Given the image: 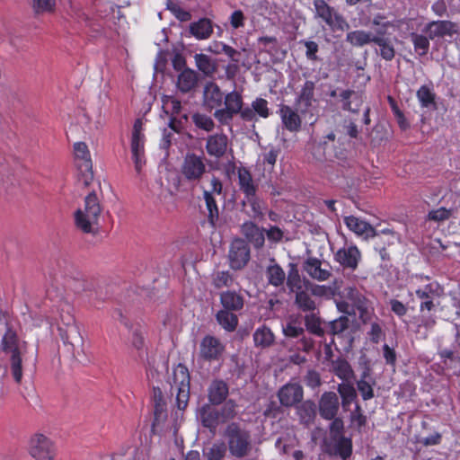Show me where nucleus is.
I'll return each instance as SVG.
<instances>
[{
    "label": "nucleus",
    "mask_w": 460,
    "mask_h": 460,
    "mask_svg": "<svg viewBox=\"0 0 460 460\" xmlns=\"http://www.w3.org/2000/svg\"><path fill=\"white\" fill-rule=\"evenodd\" d=\"M295 292V303L301 311L312 312L315 310L316 305L307 291L304 290L302 288L300 289L296 290Z\"/></svg>",
    "instance_id": "obj_44"
},
{
    "label": "nucleus",
    "mask_w": 460,
    "mask_h": 460,
    "mask_svg": "<svg viewBox=\"0 0 460 460\" xmlns=\"http://www.w3.org/2000/svg\"><path fill=\"white\" fill-rule=\"evenodd\" d=\"M342 293L343 296L349 300L352 305L358 309L361 320L365 323L367 319V298L355 287H346Z\"/></svg>",
    "instance_id": "obj_21"
},
{
    "label": "nucleus",
    "mask_w": 460,
    "mask_h": 460,
    "mask_svg": "<svg viewBox=\"0 0 460 460\" xmlns=\"http://www.w3.org/2000/svg\"><path fill=\"white\" fill-rule=\"evenodd\" d=\"M101 212L99 199L93 191L85 197L84 208L75 213L76 227L84 233H93L97 229Z\"/></svg>",
    "instance_id": "obj_3"
},
{
    "label": "nucleus",
    "mask_w": 460,
    "mask_h": 460,
    "mask_svg": "<svg viewBox=\"0 0 460 460\" xmlns=\"http://www.w3.org/2000/svg\"><path fill=\"white\" fill-rule=\"evenodd\" d=\"M274 334L267 326L257 328L253 333V341L256 347L269 348L274 343Z\"/></svg>",
    "instance_id": "obj_39"
},
{
    "label": "nucleus",
    "mask_w": 460,
    "mask_h": 460,
    "mask_svg": "<svg viewBox=\"0 0 460 460\" xmlns=\"http://www.w3.org/2000/svg\"><path fill=\"white\" fill-rule=\"evenodd\" d=\"M266 277L268 279L269 284L276 288L282 286L286 280L285 271L277 263H273L267 267Z\"/></svg>",
    "instance_id": "obj_40"
},
{
    "label": "nucleus",
    "mask_w": 460,
    "mask_h": 460,
    "mask_svg": "<svg viewBox=\"0 0 460 460\" xmlns=\"http://www.w3.org/2000/svg\"><path fill=\"white\" fill-rule=\"evenodd\" d=\"M411 40L414 46L415 51L420 56H425L429 49V38L422 34L412 32L411 34Z\"/></svg>",
    "instance_id": "obj_49"
},
{
    "label": "nucleus",
    "mask_w": 460,
    "mask_h": 460,
    "mask_svg": "<svg viewBox=\"0 0 460 460\" xmlns=\"http://www.w3.org/2000/svg\"><path fill=\"white\" fill-rule=\"evenodd\" d=\"M226 453V446L224 443H217L207 448L204 452L208 460H223Z\"/></svg>",
    "instance_id": "obj_54"
},
{
    "label": "nucleus",
    "mask_w": 460,
    "mask_h": 460,
    "mask_svg": "<svg viewBox=\"0 0 460 460\" xmlns=\"http://www.w3.org/2000/svg\"><path fill=\"white\" fill-rule=\"evenodd\" d=\"M305 323L307 331L311 333L318 337H323L324 335V330L321 326L320 318L314 314H306L305 316Z\"/></svg>",
    "instance_id": "obj_53"
},
{
    "label": "nucleus",
    "mask_w": 460,
    "mask_h": 460,
    "mask_svg": "<svg viewBox=\"0 0 460 460\" xmlns=\"http://www.w3.org/2000/svg\"><path fill=\"white\" fill-rule=\"evenodd\" d=\"M234 282V276L227 270L216 271L212 276V284L217 289L230 288Z\"/></svg>",
    "instance_id": "obj_47"
},
{
    "label": "nucleus",
    "mask_w": 460,
    "mask_h": 460,
    "mask_svg": "<svg viewBox=\"0 0 460 460\" xmlns=\"http://www.w3.org/2000/svg\"><path fill=\"white\" fill-rule=\"evenodd\" d=\"M305 382L307 386L311 388H316L321 385V377L318 372L314 370H309L305 376Z\"/></svg>",
    "instance_id": "obj_64"
},
{
    "label": "nucleus",
    "mask_w": 460,
    "mask_h": 460,
    "mask_svg": "<svg viewBox=\"0 0 460 460\" xmlns=\"http://www.w3.org/2000/svg\"><path fill=\"white\" fill-rule=\"evenodd\" d=\"M385 31L377 30L373 43L380 49V56L385 60H392L394 58L395 51L389 39L385 38Z\"/></svg>",
    "instance_id": "obj_36"
},
{
    "label": "nucleus",
    "mask_w": 460,
    "mask_h": 460,
    "mask_svg": "<svg viewBox=\"0 0 460 460\" xmlns=\"http://www.w3.org/2000/svg\"><path fill=\"white\" fill-rule=\"evenodd\" d=\"M199 418L204 427L208 429H214L217 427L218 422V413L208 404H205L199 410Z\"/></svg>",
    "instance_id": "obj_41"
},
{
    "label": "nucleus",
    "mask_w": 460,
    "mask_h": 460,
    "mask_svg": "<svg viewBox=\"0 0 460 460\" xmlns=\"http://www.w3.org/2000/svg\"><path fill=\"white\" fill-rule=\"evenodd\" d=\"M303 396V387L298 383H288L278 392L280 404L285 407H292L300 402Z\"/></svg>",
    "instance_id": "obj_17"
},
{
    "label": "nucleus",
    "mask_w": 460,
    "mask_h": 460,
    "mask_svg": "<svg viewBox=\"0 0 460 460\" xmlns=\"http://www.w3.org/2000/svg\"><path fill=\"white\" fill-rule=\"evenodd\" d=\"M194 125L207 132H210L215 128V123L212 118L207 114L196 112L191 116Z\"/></svg>",
    "instance_id": "obj_52"
},
{
    "label": "nucleus",
    "mask_w": 460,
    "mask_h": 460,
    "mask_svg": "<svg viewBox=\"0 0 460 460\" xmlns=\"http://www.w3.org/2000/svg\"><path fill=\"white\" fill-rule=\"evenodd\" d=\"M188 120V115L182 114L170 118L169 127L175 132L180 133L183 128V123Z\"/></svg>",
    "instance_id": "obj_62"
},
{
    "label": "nucleus",
    "mask_w": 460,
    "mask_h": 460,
    "mask_svg": "<svg viewBox=\"0 0 460 460\" xmlns=\"http://www.w3.org/2000/svg\"><path fill=\"white\" fill-rule=\"evenodd\" d=\"M29 454L37 460H54L56 447L53 441L41 433L32 435L29 440Z\"/></svg>",
    "instance_id": "obj_7"
},
{
    "label": "nucleus",
    "mask_w": 460,
    "mask_h": 460,
    "mask_svg": "<svg viewBox=\"0 0 460 460\" xmlns=\"http://www.w3.org/2000/svg\"><path fill=\"white\" fill-rule=\"evenodd\" d=\"M252 107L256 115L266 119L270 116L268 102L262 98H257L252 102Z\"/></svg>",
    "instance_id": "obj_59"
},
{
    "label": "nucleus",
    "mask_w": 460,
    "mask_h": 460,
    "mask_svg": "<svg viewBox=\"0 0 460 460\" xmlns=\"http://www.w3.org/2000/svg\"><path fill=\"white\" fill-rule=\"evenodd\" d=\"M75 156L76 160V164L78 168L86 172L84 184L87 185L89 183V180H92V160L90 157V152L85 143L77 142L74 145Z\"/></svg>",
    "instance_id": "obj_19"
},
{
    "label": "nucleus",
    "mask_w": 460,
    "mask_h": 460,
    "mask_svg": "<svg viewBox=\"0 0 460 460\" xmlns=\"http://www.w3.org/2000/svg\"><path fill=\"white\" fill-rule=\"evenodd\" d=\"M206 172V164L202 156L187 154L181 165V173L189 181H199Z\"/></svg>",
    "instance_id": "obj_10"
},
{
    "label": "nucleus",
    "mask_w": 460,
    "mask_h": 460,
    "mask_svg": "<svg viewBox=\"0 0 460 460\" xmlns=\"http://www.w3.org/2000/svg\"><path fill=\"white\" fill-rule=\"evenodd\" d=\"M337 391L341 398V404L344 408L349 407L357 398V392L351 382L339 384Z\"/></svg>",
    "instance_id": "obj_42"
},
{
    "label": "nucleus",
    "mask_w": 460,
    "mask_h": 460,
    "mask_svg": "<svg viewBox=\"0 0 460 460\" xmlns=\"http://www.w3.org/2000/svg\"><path fill=\"white\" fill-rule=\"evenodd\" d=\"M224 97V93L217 84L210 82L205 85L203 100L205 106L209 110L219 109L223 103Z\"/></svg>",
    "instance_id": "obj_28"
},
{
    "label": "nucleus",
    "mask_w": 460,
    "mask_h": 460,
    "mask_svg": "<svg viewBox=\"0 0 460 460\" xmlns=\"http://www.w3.org/2000/svg\"><path fill=\"white\" fill-rule=\"evenodd\" d=\"M332 368L334 375L341 379L343 383L351 382L355 374L350 364L344 358H337L332 362Z\"/></svg>",
    "instance_id": "obj_34"
},
{
    "label": "nucleus",
    "mask_w": 460,
    "mask_h": 460,
    "mask_svg": "<svg viewBox=\"0 0 460 460\" xmlns=\"http://www.w3.org/2000/svg\"><path fill=\"white\" fill-rule=\"evenodd\" d=\"M0 347L8 360L12 377L16 384H21L23 373L35 368L37 353L30 351L28 342L20 339L16 332L8 326Z\"/></svg>",
    "instance_id": "obj_1"
},
{
    "label": "nucleus",
    "mask_w": 460,
    "mask_h": 460,
    "mask_svg": "<svg viewBox=\"0 0 460 460\" xmlns=\"http://www.w3.org/2000/svg\"><path fill=\"white\" fill-rule=\"evenodd\" d=\"M336 452L342 459L349 457L352 453L351 440L341 437L336 444Z\"/></svg>",
    "instance_id": "obj_57"
},
{
    "label": "nucleus",
    "mask_w": 460,
    "mask_h": 460,
    "mask_svg": "<svg viewBox=\"0 0 460 460\" xmlns=\"http://www.w3.org/2000/svg\"><path fill=\"white\" fill-rule=\"evenodd\" d=\"M283 333L288 338H298L305 332L304 328L296 320H290L282 328Z\"/></svg>",
    "instance_id": "obj_56"
},
{
    "label": "nucleus",
    "mask_w": 460,
    "mask_h": 460,
    "mask_svg": "<svg viewBox=\"0 0 460 460\" xmlns=\"http://www.w3.org/2000/svg\"><path fill=\"white\" fill-rule=\"evenodd\" d=\"M228 395V385L223 380H214L208 387V400L212 404L222 403Z\"/></svg>",
    "instance_id": "obj_33"
},
{
    "label": "nucleus",
    "mask_w": 460,
    "mask_h": 460,
    "mask_svg": "<svg viewBox=\"0 0 460 460\" xmlns=\"http://www.w3.org/2000/svg\"><path fill=\"white\" fill-rule=\"evenodd\" d=\"M226 438L230 454L236 458L247 456L252 450L250 433L232 423L226 429Z\"/></svg>",
    "instance_id": "obj_4"
},
{
    "label": "nucleus",
    "mask_w": 460,
    "mask_h": 460,
    "mask_svg": "<svg viewBox=\"0 0 460 460\" xmlns=\"http://www.w3.org/2000/svg\"><path fill=\"white\" fill-rule=\"evenodd\" d=\"M220 303L224 310L240 311L243 307V296L235 291H224L220 294Z\"/></svg>",
    "instance_id": "obj_30"
},
{
    "label": "nucleus",
    "mask_w": 460,
    "mask_h": 460,
    "mask_svg": "<svg viewBox=\"0 0 460 460\" xmlns=\"http://www.w3.org/2000/svg\"><path fill=\"white\" fill-rule=\"evenodd\" d=\"M55 5L56 0H32V8L36 13H50Z\"/></svg>",
    "instance_id": "obj_58"
},
{
    "label": "nucleus",
    "mask_w": 460,
    "mask_h": 460,
    "mask_svg": "<svg viewBox=\"0 0 460 460\" xmlns=\"http://www.w3.org/2000/svg\"><path fill=\"white\" fill-rule=\"evenodd\" d=\"M194 59L198 69L203 74L209 75L216 71V66L208 56L205 54H196Z\"/></svg>",
    "instance_id": "obj_50"
},
{
    "label": "nucleus",
    "mask_w": 460,
    "mask_h": 460,
    "mask_svg": "<svg viewBox=\"0 0 460 460\" xmlns=\"http://www.w3.org/2000/svg\"><path fill=\"white\" fill-rule=\"evenodd\" d=\"M228 147V137L226 134L217 133L209 136L206 142V151L217 159L223 157Z\"/></svg>",
    "instance_id": "obj_23"
},
{
    "label": "nucleus",
    "mask_w": 460,
    "mask_h": 460,
    "mask_svg": "<svg viewBox=\"0 0 460 460\" xmlns=\"http://www.w3.org/2000/svg\"><path fill=\"white\" fill-rule=\"evenodd\" d=\"M452 209H447L446 208H439L429 212L428 219L435 222L445 221L448 219L452 215Z\"/></svg>",
    "instance_id": "obj_61"
},
{
    "label": "nucleus",
    "mask_w": 460,
    "mask_h": 460,
    "mask_svg": "<svg viewBox=\"0 0 460 460\" xmlns=\"http://www.w3.org/2000/svg\"><path fill=\"white\" fill-rule=\"evenodd\" d=\"M203 197L208 210V222L212 228H217L221 226L219 219V209L214 196H211L208 192H203Z\"/></svg>",
    "instance_id": "obj_37"
},
{
    "label": "nucleus",
    "mask_w": 460,
    "mask_h": 460,
    "mask_svg": "<svg viewBox=\"0 0 460 460\" xmlns=\"http://www.w3.org/2000/svg\"><path fill=\"white\" fill-rule=\"evenodd\" d=\"M416 95L422 107L429 108L435 106V93L429 86H420Z\"/></svg>",
    "instance_id": "obj_51"
},
{
    "label": "nucleus",
    "mask_w": 460,
    "mask_h": 460,
    "mask_svg": "<svg viewBox=\"0 0 460 460\" xmlns=\"http://www.w3.org/2000/svg\"><path fill=\"white\" fill-rule=\"evenodd\" d=\"M303 269L313 279L318 281L328 280L332 276L331 270L323 268L322 261L315 257L307 258L304 262Z\"/></svg>",
    "instance_id": "obj_26"
},
{
    "label": "nucleus",
    "mask_w": 460,
    "mask_h": 460,
    "mask_svg": "<svg viewBox=\"0 0 460 460\" xmlns=\"http://www.w3.org/2000/svg\"><path fill=\"white\" fill-rule=\"evenodd\" d=\"M320 416L324 420H332L340 410L339 397L334 392H324L318 402Z\"/></svg>",
    "instance_id": "obj_16"
},
{
    "label": "nucleus",
    "mask_w": 460,
    "mask_h": 460,
    "mask_svg": "<svg viewBox=\"0 0 460 460\" xmlns=\"http://www.w3.org/2000/svg\"><path fill=\"white\" fill-rule=\"evenodd\" d=\"M376 34L364 30H356L347 33L346 41L353 47L361 48L373 43Z\"/></svg>",
    "instance_id": "obj_35"
},
{
    "label": "nucleus",
    "mask_w": 460,
    "mask_h": 460,
    "mask_svg": "<svg viewBox=\"0 0 460 460\" xmlns=\"http://www.w3.org/2000/svg\"><path fill=\"white\" fill-rule=\"evenodd\" d=\"M241 234L255 249H261L265 243L264 229L252 221H245L240 227Z\"/></svg>",
    "instance_id": "obj_22"
},
{
    "label": "nucleus",
    "mask_w": 460,
    "mask_h": 460,
    "mask_svg": "<svg viewBox=\"0 0 460 460\" xmlns=\"http://www.w3.org/2000/svg\"><path fill=\"white\" fill-rule=\"evenodd\" d=\"M349 320L347 316H341L330 323L331 333L333 335L343 332L349 327Z\"/></svg>",
    "instance_id": "obj_60"
},
{
    "label": "nucleus",
    "mask_w": 460,
    "mask_h": 460,
    "mask_svg": "<svg viewBox=\"0 0 460 460\" xmlns=\"http://www.w3.org/2000/svg\"><path fill=\"white\" fill-rule=\"evenodd\" d=\"M297 414L302 423L310 425L315 418V404L312 401H305L297 407Z\"/></svg>",
    "instance_id": "obj_43"
},
{
    "label": "nucleus",
    "mask_w": 460,
    "mask_h": 460,
    "mask_svg": "<svg viewBox=\"0 0 460 460\" xmlns=\"http://www.w3.org/2000/svg\"><path fill=\"white\" fill-rule=\"evenodd\" d=\"M190 373L188 368L182 365H177L172 371V376L170 378L171 393L176 394L177 407L184 410L190 399Z\"/></svg>",
    "instance_id": "obj_5"
},
{
    "label": "nucleus",
    "mask_w": 460,
    "mask_h": 460,
    "mask_svg": "<svg viewBox=\"0 0 460 460\" xmlns=\"http://www.w3.org/2000/svg\"><path fill=\"white\" fill-rule=\"evenodd\" d=\"M426 32L430 40L452 36L456 32V24L451 21H433L427 24Z\"/></svg>",
    "instance_id": "obj_24"
},
{
    "label": "nucleus",
    "mask_w": 460,
    "mask_h": 460,
    "mask_svg": "<svg viewBox=\"0 0 460 460\" xmlns=\"http://www.w3.org/2000/svg\"><path fill=\"white\" fill-rule=\"evenodd\" d=\"M340 97L342 102V109L353 113L358 112L363 98L360 93L353 90H344L341 93Z\"/></svg>",
    "instance_id": "obj_31"
},
{
    "label": "nucleus",
    "mask_w": 460,
    "mask_h": 460,
    "mask_svg": "<svg viewBox=\"0 0 460 460\" xmlns=\"http://www.w3.org/2000/svg\"><path fill=\"white\" fill-rule=\"evenodd\" d=\"M57 324L61 340L74 358L78 361L86 359L84 338L75 324L70 305H65L60 309Z\"/></svg>",
    "instance_id": "obj_2"
},
{
    "label": "nucleus",
    "mask_w": 460,
    "mask_h": 460,
    "mask_svg": "<svg viewBox=\"0 0 460 460\" xmlns=\"http://www.w3.org/2000/svg\"><path fill=\"white\" fill-rule=\"evenodd\" d=\"M238 186L244 198L257 194L259 184L253 180L250 170L244 166L237 168Z\"/></svg>",
    "instance_id": "obj_25"
},
{
    "label": "nucleus",
    "mask_w": 460,
    "mask_h": 460,
    "mask_svg": "<svg viewBox=\"0 0 460 460\" xmlns=\"http://www.w3.org/2000/svg\"><path fill=\"white\" fill-rule=\"evenodd\" d=\"M314 90L315 82L306 80L296 93L295 104L301 114L306 113L315 102Z\"/></svg>",
    "instance_id": "obj_15"
},
{
    "label": "nucleus",
    "mask_w": 460,
    "mask_h": 460,
    "mask_svg": "<svg viewBox=\"0 0 460 460\" xmlns=\"http://www.w3.org/2000/svg\"><path fill=\"white\" fill-rule=\"evenodd\" d=\"M224 107L217 109L215 119L222 125L230 126L235 115L241 111L243 105V96L236 91L228 93L224 97Z\"/></svg>",
    "instance_id": "obj_6"
},
{
    "label": "nucleus",
    "mask_w": 460,
    "mask_h": 460,
    "mask_svg": "<svg viewBox=\"0 0 460 460\" xmlns=\"http://www.w3.org/2000/svg\"><path fill=\"white\" fill-rule=\"evenodd\" d=\"M130 149L135 169L137 172H140L143 165L146 164L145 135L143 134V122L140 119H137L133 125Z\"/></svg>",
    "instance_id": "obj_8"
},
{
    "label": "nucleus",
    "mask_w": 460,
    "mask_h": 460,
    "mask_svg": "<svg viewBox=\"0 0 460 460\" xmlns=\"http://www.w3.org/2000/svg\"><path fill=\"white\" fill-rule=\"evenodd\" d=\"M316 15L323 19L332 31H346L349 28L347 21L324 0H314Z\"/></svg>",
    "instance_id": "obj_9"
},
{
    "label": "nucleus",
    "mask_w": 460,
    "mask_h": 460,
    "mask_svg": "<svg viewBox=\"0 0 460 460\" xmlns=\"http://www.w3.org/2000/svg\"><path fill=\"white\" fill-rule=\"evenodd\" d=\"M443 293L442 288L436 281H429L425 284L423 287H418L415 289V294L418 298L423 300L420 303V310L424 311H431L435 305L433 303L434 297H439Z\"/></svg>",
    "instance_id": "obj_13"
},
{
    "label": "nucleus",
    "mask_w": 460,
    "mask_h": 460,
    "mask_svg": "<svg viewBox=\"0 0 460 460\" xmlns=\"http://www.w3.org/2000/svg\"><path fill=\"white\" fill-rule=\"evenodd\" d=\"M302 43L306 48L305 57L311 61H316L318 59L316 53L318 52V44L311 40H304Z\"/></svg>",
    "instance_id": "obj_63"
},
{
    "label": "nucleus",
    "mask_w": 460,
    "mask_h": 460,
    "mask_svg": "<svg viewBox=\"0 0 460 460\" xmlns=\"http://www.w3.org/2000/svg\"><path fill=\"white\" fill-rule=\"evenodd\" d=\"M298 111V109L296 110L293 107L285 104L280 105L279 107V113L281 119V123L289 132L296 133L301 129L302 119Z\"/></svg>",
    "instance_id": "obj_20"
},
{
    "label": "nucleus",
    "mask_w": 460,
    "mask_h": 460,
    "mask_svg": "<svg viewBox=\"0 0 460 460\" xmlns=\"http://www.w3.org/2000/svg\"><path fill=\"white\" fill-rule=\"evenodd\" d=\"M214 31V25L210 19L200 18L189 26V34L198 40L209 39Z\"/></svg>",
    "instance_id": "obj_27"
},
{
    "label": "nucleus",
    "mask_w": 460,
    "mask_h": 460,
    "mask_svg": "<svg viewBox=\"0 0 460 460\" xmlns=\"http://www.w3.org/2000/svg\"><path fill=\"white\" fill-rule=\"evenodd\" d=\"M346 226L358 236L363 237L365 240L379 236L378 231L376 230L369 223L354 216H347L343 219Z\"/></svg>",
    "instance_id": "obj_18"
},
{
    "label": "nucleus",
    "mask_w": 460,
    "mask_h": 460,
    "mask_svg": "<svg viewBox=\"0 0 460 460\" xmlns=\"http://www.w3.org/2000/svg\"><path fill=\"white\" fill-rule=\"evenodd\" d=\"M198 74L190 68H184L177 77V89L182 93H187L192 91L198 84Z\"/></svg>",
    "instance_id": "obj_29"
},
{
    "label": "nucleus",
    "mask_w": 460,
    "mask_h": 460,
    "mask_svg": "<svg viewBox=\"0 0 460 460\" xmlns=\"http://www.w3.org/2000/svg\"><path fill=\"white\" fill-rule=\"evenodd\" d=\"M218 324L226 332H234L238 325V317L233 311L221 309L216 314Z\"/></svg>",
    "instance_id": "obj_38"
},
{
    "label": "nucleus",
    "mask_w": 460,
    "mask_h": 460,
    "mask_svg": "<svg viewBox=\"0 0 460 460\" xmlns=\"http://www.w3.org/2000/svg\"><path fill=\"white\" fill-rule=\"evenodd\" d=\"M162 108L170 118L181 115V103L174 96L164 95L162 97Z\"/></svg>",
    "instance_id": "obj_45"
},
{
    "label": "nucleus",
    "mask_w": 460,
    "mask_h": 460,
    "mask_svg": "<svg viewBox=\"0 0 460 460\" xmlns=\"http://www.w3.org/2000/svg\"><path fill=\"white\" fill-rule=\"evenodd\" d=\"M225 351V345L212 335H206L199 344V357L206 361H217Z\"/></svg>",
    "instance_id": "obj_11"
},
{
    "label": "nucleus",
    "mask_w": 460,
    "mask_h": 460,
    "mask_svg": "<svg viewBox=\"0 0 460 460\" xmlns=\"http://www.w3.org/2000/svg\"><path fill=\"white\" fill-rule=\"evenodd\" d=\"M286 279L287 286L291 292L302 288V280L296 264L292 262L288 264V271Z\"/></svg>",
    "instance_id": "obj_46"
},
{
    "label": "nucleus",
    "mask_w": 460,
    "mask_h": 460,
    "mask_svg": "<svg viewBox=\"0 0 460 460\" xmlns=\"http://www.w3.org/2000/svg\"><path fill=\"white\" fill-rule=\"evenodd\" d=\"M167 9L181 22H188L191 19L190 12L182 9L181 5L172 0H168L166 3Z\"/></svg>",
    "instance_id": "obj_55"
},
{
    "label": "nucleus",
    "mask_w": 460,
    "mask_h": 460,
    "mask_svg": "<svg viewBox=\"0 0 460 460\" xmlns=\"http://www.w3.org/2000/svg\"><path fill=\"white\" fill-rule=\"evenodd\" d=\"M375 379L370 375V369L366 368L361 374L360 379L357 382V388L364 401H368L375 396Z\"/></svg>",
    "instance_id": "obj_32"
},
{
    "label": "nucleus",
    "mask_w": 460,
    "mask_h": 460,
    "mask_svg": "<svg viewBox=\"0 0 460 460\" xmlns=\"http://www.w3.org/2000/svg\"><path fill=\"white\" fill-rule=\"evenodd\" d=\"M230 267L233 270L243 269L250 260V248L248 243L241 238L233 241L229 250Z\"/></svg>",
    "instance_id": "obj_12"
},
{
    "label": "nucleus",
    "mask_w": 460,
    "mask_h": 460,
    "mask_svg": "<svg viewBox=\"0 0 460 460\" xmlns=\"http://www.w3.org/2000/svg\"><path fill=\"white\" fill-rule=\"evenodd\" d=\"M334 260L342 268L355 270L361 260V252L355 244L342 247L334 254Z\"/></svg>",
    "instance_id": "obj_14"
},
{
    "label": "nucleus",
    "mask_w": 460,
    "mask_h": 460,
    "mask_svg": "<svg viewBox=\"0 0 460 460\" xmlns=\"http://www.w3.org/2000/svg\"><path fill=\"white\" fill-rule=\"evenodd\" d=\"M243 206L249 205L252 209L250 217L259 218L263 216L264 203L257 194L245 197L242 201Z\"/></svg>",
    "instance_id": "obj_48"
}]
</instances>
